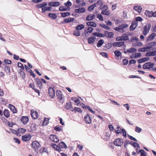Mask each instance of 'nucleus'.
<instances>
[{
    "mask_svg": "<svg viewBox=\"0 0 156 156\" xmlns=\"http://www.w3.org/2000/svg\"><path fill=\"white\" fill-rule=\"evenodd\" d=\"M56 95L58 98L60 100V102H63L64 99L62 92L59 90H57L56 92Z\"/></svg>",
    "mask_w": 156,
    "mask_h": 156,
    "instance_id": "obj_1",
    "label": "nucleus"
},
{
    "mask_svg": "<svg viewBox=\"0 0 156 156\" xmlns=\"http://www.w3.org/2000/svg\"><path fill=\"white\" fill-rule=\"evenodd\" d=\"M32 147L36 151H38V149L40 147L39 143L36 141H33L31 144Z\"/></svg>",
    "mask_w": 156,
    "mask_h": 156,
    "instance_id": "obj_2",
    "label": "nucleus"
},
{
    "mask_svg": "<svg viewBox=\"0 0 156 156\" xmlns=\"http://www.w3.org/2000/svg\"><path fill=\"white\" fill-rule=\"evenodd\" d=\"M151 27V25L150 23H147L146 24L144 28V31L143 34L144 35H146L148 32Z\"/></svg>",
    "mask_w": 156,
    "mask_h": 156,
    "instance_id": "obj_3",
    "label": "nucleus"
},
{
    "mask_svg": "<svg viewBox=\"0 0 156 156\" xmlns=\"http://www.w3.org/2000/svg\"><path fill=\"white\" fill-rule=\"evenodd\" d=\"M128 25L126 24H123L120 25L119 26V27H115L114 29L117 31L119 32H123V29L127 27Z\"/></svg>",
    "mask_w": 156,
    "mask_h": 156,
    "instance_id": "obj_4",
    "label": "nucleus"
},
{
    "mask_svg": "<svg viewBox=\"0 0 156 156\" xmlns=\"http://www.w3.org/2000/svg\"><path fill=\"white\" fill-rule=\"evenodd\" d=\"M154 66V64L152 62H147L144 64L143 68L144 69H150L152 68Z\"/></svg>",
    "mask_w": 156,
    "mask_h": 156,
    "instance_id": "obj_5",
    "label": "nucleus"
},
{
    "mask_svg": "<svg viewBox=\"0 0 156 156\" xmlns=\"http://www.w3.org/2000/svg\"><path fill=\"white\" fill-rule=\"evenodd\" d=\"M123 144V141L122 139H116L114 142L115 145L117 146H120L122 145Z\"/></svg>",
    "mask_w": 156,
    "mask_h": 156,
    "instance_id": "obj_6",
    "label": "nucleus"
},
{
    "mask_svg": "<svg viewBox=\"0 0 156 156\" xmlns=\"http://www.w3.org/2000/svg\"><path fill=\"white\" fill-rule=\"evenodd\" d=\"M48 93L50 96L52 98H54L55 96V91L51 87H50L49 88Z\"/></svg>",
    "mask_w": 156,
    "mask_h": 156,
    "instance_id": "obj_7",
    "label": "nucleus"
},
{
    "mask_svg": "<svg viewBox=\"0 0 156 156\" xmlns=\"http://www.w3.org/2000/svg\"><path fill=\"white\" fill-rule=\"evenodd\" d=\"M131 144L134 147H135L136 146V143L135 142H133L132 141L130 142L128 140H126L124 142V146L125 148H126L127 145L128 144Z\"/></svg>",
    "mask_w": 156,
    "mask_h": 156,
    "instance_id": "obj_8",
    "label": "nucleus"
},
{
    "mask_svg": "<svg viewBox=\"0 0 156 156\" xmlns=\"http://www.w3.org/2000/svg\"><path fill=\"white\" fill-rule=\"evenodd\" d=\"M84 120L87 124H90L91 122V119L89 114H87L85 115L84 117Z\"/></svg>",
    "mask_w": 156,
    "mask_h": 156,
    "instance_id": "obj_9",
    "label": "nucleus"
},
{
    "mask_svg": "<svg viewBox=\"0 0 156 156\" xmlns=\"http://www.w3.org/2000/svg\"><path fill=\"white\" fill-rule=\"evenodd\" d=\"M21 121L23 125H26L29 122V118L27 116H23L21 118Z\"/></svg>",
    "mask_w": 156,
    "mask_h": 156,
    "instance_id": "obj_10",
    "label": "nucleus"
},
{
    "mask_svg": "<svg viewBox=\"0 0 156 156\" xmlns=\"http://www.w3.org/2000/svg\"><path fill=\"white\" fill-rule=\"evenodd\" d=\"M51 140L55 143H58L59 140L56 135H51L49 137Z\"/></svg>",
    "mask_w": 156,
    "mask_h": 156,
    "instance_id": "obj_11",
    "label": "nucleus"
},
{
    "mask_svg": "<svg viewBox=\"0 0 156 156\" xmlns=\"http://www.w3.org/2000/svg\"><path fill=\"white\" fill-rule=\"evenodd\" d=\"M104 35H105V37L106 36L108 38H110L113 37L114 34L112 32L105 31Z\"/></svg>",
    "mask_w": 156,
    "mask_h": 156,
    "instance_id": "obj_12",
    "label": "nucleus"
},
{
    "mask_svg": "<svg viewBox=\"0 0 156 156\" xmlns=\"http://www.w3.org/2000/svg\"><path fill=\"white\" fill-rule=\"evenodd\" d=\"M31 136L30 134H26L22 136V140L24 141H28L31 138Z\"/></svg>",
    "mask_w": 156,
    "mask_h": 156,
    "instance_id": "obj_13",
    "label": "nucleus"
},
{
    "mask_svg": "<svg viewBox=\"0 0 156 156\" xmlns=\"http://www.w3.org/2000/svg\"><path fill=\"white\" fill-rule=\"evenodd\" d=\"M156 45V42H151L147 45V48L148 50L150 49H153Z\"/></svg>",
    "mask_w": 156,
    "mask_h": 156,
    "instance_id": "obj_14",
    "label": "nucleus"
},
{
    "mask_svg": "<svg viewBox=\"0 0 156 156\" xmlns=\"http://www.w3.org/2000/svg\"><path fill=\"white\" fill-rule=\"evenodd\" d=\"M35 80L36 83L37 87L41 89L42 87V83L40 80L38 78H35Z\"/></svg>",
    "mask_w": 156,
    "mask_h": 156,
    "instance_id": "obj_15",
    "label": "nucleus"
},
{
    "mask_svg": "<svg viewBox=\"0 0 156 156\" xmlns=\"http://www.w3.org/2000/svg\"><path fill=\"white\" fill-rule=\"evenodd\" d=\"M60 5V3L58 2H51L48 3V5L52 7H57Z\"/></svg>",
    "mask_w": 156,
    "mask_h": 156,
    "instance_id": "obj_16",
    "label": "nucleus"
},
{
    "mask_svg": "<svg viewBox=\"0 0 156 156\" xmlns=\"http://www.w3.org/2000/svg\"><path fill=\"white\" fill-rule=\"evenodd\" d=\"M95 17V16L94 14H90L87 15L86 17V21L92 20H94Z\"/></svg>",
    "mask_w": 156,
    "mask_h": 156,
    "instance_id": "obj_17",
    "label": "nucleus"
},
{
    "mask_svg": "<svg viewBox=\"0 0 156 156\" xmlns=\"http://www.w3.org/2000/svg\"><path fill=\"white\" fill-rule=\"evenodd\" d=\"M31 116L33 119H36L38 118V114L37 111L32 112V111H31Z\"/></svg>",
    "mask_w": 156,
    "mask_h": 156,
    "instance_id": "obj_18",
    "label": "nucleus"
},
{
    "mask_svg": "<svg viewBox=\"0 0 156 156\" xmlns=\"http://www.w3.org/2000/svg\"><path fill=\"white\" fill-rule=\"evenodd\" d=\"M156 55V51H151L147 52L146 54L147 56H151Z\"/></svg>",
    "mask_w": 156,
    "mask_h": 156,
    "instance_id": "obj_19",
    "label": "nucleus"
},
{
    "mask_svg": "<svg viewBox=\"0 0 156 156\" xmlns=\"http://www.w3.org/2000/svg\"><path fill=\"white\" fill-rule=\"evenodd\" d=\"M96 38L94 36H92L88 39V43L89 44H93L95 41Z\"/></svg>",
    "mask_w": 156,
    "mask_h": 156,
    "instance_id": "obj_20",
    "label": "nucleus"
},
{
    "mask_svg": "<svg viewBox=\"0 0 156 156\" xmlns=\"http://www.w3.org/2000/svg\"><path fill=\"white\" fill-rule=\"evenodd\" d=\"M85 11V9L84 8H81L79 9H76L75 12L76 13H84Z\"/></svg>",
    "mask_w": 156,
    "mask_h": 156,
    "instance_id": "obj_21",
    "label": "nucleus"
},
{
    "mask_svg": "<svg viewBox=\"0 0 156 156\" xmlns=\"http://www.w3.org/2000/svg\"><path fill=\"white\" fill-rule=\"evenodd\" d=\"M92 34L94 36L98 37H105V35H104V34H103L101 33L98 32H95L93 33Z\"/></svg>",
    "mask_w": 156,
    "mask_h": 156,
    "instance_id": "obj_22",
    "label": "nucleus"
},
{
    "mask_svg": "<svg viewBox=\"0 0 156 156\" xmlns=\"http://www.w3.org/2000/svg\"><path fill=\"white\" fill-rule=\"evenodd\" d=\"M149 59V57H145L144 58H143L141 59H140L139 60H138L137 61L138 63H140L144 62L145 61H146Z\"/></svg>",
    "mask_w": 156,
    "mask_h": 156,
    "instance_id": "obj_23",
    "label": "nucleus"
},
{
    "mask_svg": "<svg viewBox=\"0 0 156 156\" xmlns=\"http://www.w3.org/2000/svg\"><path fill=\"white\" fill-rule=\"evenodd\" d=\"M9 106L10 109L12 111L13 113H16V109L15 106L10 104H9Z\"/></svg>",
    "mask_w": 156,
    "mask_h": 156,
    "instance_id": "obj_24",
    "label": "nucleus"
},
{
    "mask_svg": "<svg viewBox=\"0 0 156 156\" xmlns=\"http://www.w3.org/2000/svg\"><path fill=\"white\" fill-rule=\"evenodd\" d=\"M70 7H67V8H66L64 6H60L59 8V10L61 11H69L70 10Z\"/></svg>",
    "mask_w": 156,
    "mask_h": 156,
    "instance_id": "obj_25",
    "label": "nucleus"
},
{
    "mask_svg": "<svg viewBox=\"0 0 156 156\" xmlns=\"http://www.w3.org/2000/svg\"><path fill=\"white\" fill-rule=\"evenodd\" d=\"M58 146L60 148H66L67 146L66 144L63 142H61L59 144Z\"/></svg>",
    "mask_w": 156,
    "mask_h": 156,
    "instance_id": "obj_26",
    "label": "nucleus"
},
{
    "mask_svg": "<svg viewBox=\"0 0 156 156\" xmlns=\"http://www.w3.org/2000/svg\"><path fill=\"white\" fill-rule=\"evenodd\" d=\"M87 25L89 26H91L93 27H96V24L93 22H88L87 23Z\"/></svg>",
    "mask_w": 156,
    "mask_h": 156,
    "instance_id": "obj_27",
    "label": "nucleus"
},
{
    "mask_svg": "<svg viewBox=\"0 0 156 156\" xmlns=\"http://www.w3.org/2000/svg\"><path fill=\"white\" fill-rule=\"evenodd\" d=\"M52 10V8L51 7H45L44 8H42V12L44 13L47 11H51Z\"/></svg>",
    "mask_w": 156,
    "mask_h": 156,
    "instance_id": "obj_28",
    "label": "nucleus"
},
{
    "mask_svg": "<svg viewBox=\"0 0 156 156\" xmlns=\"http://www.w3.org/2000/svg\"><path fill=\"white\" fill-rule=\"evenodd\" d=\"M145 14L147 16H148L149 17L153 16L152 11L150 12L148 10H146L145 12Z\"/></svg>",
    "mask_w": 156,
    "mask_h": 156,
    "instance_id": "obj_29",
    "label": "nucleus"
},
{
    "mask_svg": "<svg viewBox=\"0 0 156 156\" xmlns=\"http://www.w3.org/2000/svg\"><path fill=\"white\" fill-rule=\"evenodd\" d=\"M156 36V34L155 33H153L150 35L147 38V41H151L154 39Z\"/></svg>",
    "mask_w": 156,
    "mask_h": 156,
    "instance_id": "obj_30",
    "label": "nucleus"
},
{
    "mask_svg": "<svg viewBox=\"0 0 156 156\" xmlns=\"http://www.w3.org/2000/svg\"><path fill=\"white\" fill-rule=\"evenodd\" d=\"M47 5V3L46 2H44L42 4H39L38 5H37L36 6H37L38 8H41L42 9L43 8H44Z\"/></svg>",
    "mask_w": 156,
    "mask_h": 156,
    "instance_id": "obj_31",
    "label": "nucleus"
},
{
    "mask_svg": "<svg viewBox=\"0 0 156 156\" xmlns=\"http://www.w3.org/2000/svg\"><path fill=\"white\" fill-rule=\"evenodd\" d=\"M134 22L135 23H134L133 22L132 24L130 26V30H134L136 27V23H135V21Z\"/></svg>",
    "mask_w": 156,
    "mask_h": 156,
    "instance_id": "obj_32",
    "label": "nucleus"
},
{
    "mask_svg": "<svg viewBox=\"0 0 156 156\" xmlns=\"http://www.w3.org/2000/svg\"><path fill=\"white\" fill-rule=\"evenodd\" d=\"M3 114L4 116L8 118L9 117L10 114L9 111L6 109H5L3 112Z\"/></svg>",
    "mask_w": 156,
    "mask_h": 156,
    "instance_id": "obj_33",
    "label": "nucleus"
},
{
    "mask_svg": "<svg viewBox=\"0 0 156 156\" xmlns=\"http://www.w3.org/2000/svg\"><path fill=\"white\" fill-rule=\"evenodd\" d=\"M30 131H35L36 129V125L35 123H32L30 126Z\"/></svg>",
    "mask_w": 156,
    "mask_h": 156,
    "instance_id": "obj_34",
    "label": "nucleus"
},
{
    "mask_svg": "<svg viewBox=\"0 0 156 156\" xmlns=\"http://www.w3.org/2000/svg\"><path fill=\"white\" fill-rule=\"evenodd\" d=\"M96 3H94L92 5H91L90 6H89L88 8V10L90 11H92L94 9L96 6Z\"/></svg>",
    "mask_w": 156,
    "mask_h": 156,
    "instance_id": "obj_35",
    "label": "nucleus"
},
{
    "mask_svg": "<svg viewBox=\"0 0 156 156\" xmlns=\"http://www.w3.org/2000/svg\"><path fill=\"white\" fill-rule=\"evenodd\" d=\"M104 42V40L101 39L100 40L97 44V46L98 48L101 47Z\"/></svg>",
    "mask_w": 156,
    "mask_h": 156,
    "instance_id": "obj_36",
    "label": "nucleus"
},
{
    "mask_svg": "<svg viewBox=\"0 0 156 156\" xmlns=\"http://www.w3.org/2000/svg\"><path fill=\"white\" fill-rule=\"evenodd\" d=\"M84 26L82 24H81L77 26L76 27V29L77 30H80L83 29L84 28Z\"/></svg>",
    "mask_w": 156,
    "mask_h": 156,
    "instance_id": "obj_37",
    "label": "nucleus"
},
{
    "mask_svg": "<svg viewBox=\"0 0 156 156\" xmlns=\"http://www.w3.org/2000/svg\"><path fill=\"white\" fill-rule=\"evenodd\" d=\"M71 103L70 102H69L66 104L65 108L67 110L70 109L71 108Z\"/></svg>",
    "mask_w": 156,
    "mask_h": 156,
    "instance_id": "obj_38",
    "label": "nucleus"
},
{
    "mask_svg": "<svg viewBox=\"0 0 156 156\" xmlns=\"http://www.w3.org/2000/svg\"><path fill=\"white\" fill-rule=\"evenodd\" d=\"M74 20V19L73 18H70L69 19H66L64 20L65 23H68L73 22Z\"/></svg>",
    "mask_w": 156,
    "mask_h": 156,
    "instance_id": "obj_39",
    "label": "nucleus"
},
{
    "mask_svg": "<svg viewBox=\"0 0 156 156\" xmlns=\"http://www.w3.org/2000/svg\"><path fill=\"white\" fill-rule=\"evenodd\" d=\"M101 13L102 14L108 16L110 14L109 12L107 10V9L102 10L101 12Z\"/></svg>",
    "mask_w": 156,
    "mask_h": 156,
    "instance_id": "obj_40",
    "label": "nucleus"
},
{
    "mask_svg": "<svg viewBox=\"0 0 156 156\" xmlns=\"http://www.w3.org/2000/svg\"><path fill=\"white\" fill-rule=\"evenodd\" d=\"M48 16L54 19H55L57 17V16L56 14L52 13H49L48 14Z\"/></svg>",
    "mask_w": 156,
    "mask_h": 156,
    "instance_id": "obj_41",
    "label": "nucleus"
},
{
    "mask_svg": "<svg viewBox=\"0 0 156 156\" xmlns=\"http://www.w3.org/2000/svg\"><path fill=\"white\" fill-rule=\"evenodd\" d=\"M136 49L134 48H131L128 49H127V51L128 53H133L136 52Z\"/></svg>",
    "mask_w": 156,
    "mask_h": 156,
    "instance_id": "obj_42",
    "label": "nucleus"
},
{
    "mask_svg": "<svg viewBox=\"0 0 156 156\" xmlns=\"http://www.w3.org/2000/svg\"><path fill=\"white\" fill-rule=\"evenodd\" d=\"M100 26L102 27V28H104L105 29L107 30H109L110 29V27L108 26L105 25V24H100Z\"/></svg>",
    "mask_w": 156,
    "mask_h": 156,
    "instance_id": "obj_43",
    "label": "nucleus"
},
{
    "mask_svg": "<svg viewBox=\"0 0 156 156\" xmlns=\"http://www.w3.org/2000/svg\"><path fill=\"white\" fill-rule=\"evenodd\" d=\"M116 129L117 130H115V133L116 134H119L122 133V129L119 126H117Z\"/></svg>",
    "mask_w": 156,
    "mask_h": 156,
    "instance_id": "obj_44",
    "label": "nucleus"
},
{
    "mask_svg": "<svg viewBox=\"0 0 156 156\" xmlns=\"http://www.w3.org/2000/svg\"><path fill=\"white\" fill-rule=\"evenodd\" d=\"M114 53L115 55L118 57L121 56V53L119 51H116L114 52Z\"/></svg>",
    "mask_w": 156,
    "mask_h": 156,
    "instance_id": "obj_45",
    "label": "nucleus"
},
{
    "mask_svg": "<svg viewBox=\"0 0 156 156\" xmlns=\"http://www.w3.org/2000/svg\"><path fill=\"white\" fill-rule=\"evenodd\" d=\"M5 71L7 73H10V67L9 66H5Z\"/></svg>",
    "mask_w": 156,
    "mask_h": 156,
    "instance_id": "obj_46",
    "label": "nucleus"
},
{
    "mask_svg": "<svg viewBox=\"0 0 156 156\" xmlns=\"http://www.w3.org/2000/svg\"><path fill=\"white\" fill-rule=\"evenodd\" d=\"M70 13L68 12L61 13V16L63 17H65L69 15Z\"/></svg>",
    "mask_w": 156,
    "mask_h": 156,
    "instance_id": "obj_47",
    "label": "nucleus"
},
{
    "mask_svg": "<svg viewBox=\"0 0 156 156\" xmlns=\"http://www.w3.org/2000/svg\"><path fill=\"white\" fill-rule=\"evenodd\" d=\"M73 34L76 36H79L80 35V31L79 30H75L73 32Z\"/></svg>",
    "mask_w": 156,
    "mask_h": 156,
    "instance_id": "obj_48",
    "label": "nucleus"
},
{
    "mask_svg": "<svg viewBox=\"0 0 156 156\" xmlns=\"http://www.w3.org/2000/svg\"><path fill=\"white\" fill-rule=\"evenodd\" d=\"M112 47V44L111 43H108L105 45V47L108 49H109Z\"/></svg>",
    "mask_w": 156,
    "mask_h": 156,
    "instance_id": "obj_49",
    "label": "nucleus"
},
{
    "mask_svg": "<svg viewBox=\"0 0 156 156\" xmlns=\"http://www.w3.org/2000/svg\"><path fill=\"white\" fill-rule=\"evenodd\" d=\"M124 44V43L123 42H117V47H120Z\"/></svg>",
    "mask_w": 156,
    "mask_h": 156,
    "instance_id": "obj_50",
    "label": "nucleus"
},
{
    "mask_svg": "<svg viewBox=\"0 0 156 156\" xmlns=\"http://www.w3.org/2000/svg\"><path fill=\"white\" fill-rule=\"evenodd\" d=\"M71 100L74 101L76 103H78L80 101L79 99L76 97L72 98H71Z\"/></svg>",
    "mask_w": 156,
    "mask_h": 156,
    "instance_id": "obj_51",
    "label": "nucleus"
},
{
    "mask_svg": "<svg viewBox=\"0 0 156 156\" xmlns=\"http://www.w3.org/2000/svg\"><path fill=\"white\" fill-rule=\"evenodd\" d=\"M138 51H148L147 48L146 47L139 48L138 49Z\"/></svg>",
    "mask_w": 156,
    "mask_h": 156,
    "instance_id": "obj_52",
    "label": "nucleus"
},
{
    "mask_svg": "<svg viewBox=\"0 0 156 156\" xmlns=\"http://www.w3.org/2000/svg\"><path fill=\"white\" fill-rule=\"evenodd\" d=\"M142 11V8L140 5L137 6V12L140 13Z\"/></svg>",
    "mask_w": 156,
    "mask_h": 156,
    "instance_id": "obj_53",
    "label": "nucleus"
},
{
    "mask_svg": "<svg viewBox=\"0 0 156 156\" xmlns=\"http://www.w3.org/2000/svg\"><path fill=\"white\" fill-rule=\"evenodd\" d=\"M64 5L66 6L69 7L72 5V3L69 1H68L67 2L64 3Z\"/></svg>",
    "mask_w": 156,
    "mask_h": 156,
    "instance_id": "obj_54",
    "label": "nucleus"
},
{
    "mask_svg": "<svg viewBox=\"0 0 156 156\" xmlns=\"http://www.w3.org/2000/svg\"><path fill=\"white\" fill-rule=\"evenodd\" d=\"M17 66L18 67L20 68L21 69L23 70L24 69V67L23 64L20 62H18Z\"/></svg>",
    "mask_w": 156,
    "mask_h": 156,
    "instance_id": "obj_55",
    "label": "nucleus"
},
{
    "mask_svg": "<svg viewBox=\"0 0 156 156\" xmlns=\"http://www.w3.org/2000/svg\"><path fill=\"white\" fill-rule=\"evenodd\" d=\"M108 7L106 5H104L101 6H100L99 9H108Z\"/></svg>",
    "mask_w": 156,
    "mask_h": 156,
    "instance_id": "obj_56",
    "label": "nucleus"
},
{
    "mask_svg": "<svg viewBox=\"0 0 156 156\" xmlns=\"http://www.w3.org/2000/svg\"><path fill=\"white\" fill-rule=\"evenodd\" d=\"M18 131L20 133H23L26 131V129H24L20 128L18 129Z\"/></svg>",
    "mask_w": 156,
    "mask_h": 156,
    "instance_id": "obj_57",
    "label": "nucleus"
},
{
    "mask_svg": "<svg viewBox=\"0 0 156 156\" xmlns=\"http://www.w3.org/2000/svg\"><path fill=\"white\" fill-rule=\"evenodd\" d=\"M51 146L56 150H58V147H59L58 146H57L55 144H51Z\"/></svg>",
    "mask_w": 156,
    "mask_h": 156,
    "instance_id": "obj_58",
    "label": "nucleus"
},
{
    "mask_svg": "<svg viewBox=\"0 0 156 156\" xmlns=\"http://www.w3.org/2000/svg\"><path fill=\"white\" fill-rule=\"evenodd\" d=\"M140 152L141 154L140 156H145L146 154H145V151L144 150H141L139 151Z\"/></svg>",
    "mask_w": 156,
    "mask_h": 156,
    "instance_id": "obj_59",
    "label": "nucleus"
},
{
    "mask_svg": "<svg viewBox=\"0 0 156 156\" xmlns=\"http://www.w3.org/2000/svg\"><path fill=\"white\" fill-rule=\"evenodd\" d=\"M100 54L105 58L108 57V54L106 52H101L100 53Z\"/></svg>",
    "mask_w": 156,
    "mask_h": 156,
    "instance_id": "obj_60",
    "label": "nucleus"
},
{
    "mask_svg": "<svg viewBox=\"0 0 156 156\" xmlns=\"http://www.w3.org/2000/svg\"><path fill=\"white\" fill-rule=\"evenodd\" d=\"M74 110L75 111L82 113V110H81V109L79 108L78 107H75L74 108Z\"/></svg>",
    "mask_w": 156,
    "mask_h": 156,
    "instance_id": "obj_61",
    "label": "nucleus"
},
{
    "mask_svg": "<svg viewBox=\"0 0 156 156\" xmlns=\"http://www.w3.org/2000/svg\"><path fill=\"white\" fill-rule=\"evenodd\" d=\"M122 62L124 65H126L128 63V60L126 59H123L122 60Z\"/></svg>",
    "mask_w": 156,
    "mask_h": 156,
    "instance_id": "obj_62",
    "label": "nucleus"
},
{
    "mask_svg": "<svg viewBox=\"0 0 156 156\" xmlns=\"http://www.w3.org/2000/svg\"><path fill=\"white\" fill-rule=\"evenodd\" d=\"M20 74L22 76V79H24L25 77V73L23 71H21L20 72Z\"/></svg>",
    "mask_w": 156,
    "mask_h": 156,
    "instance_id": "obj_63",
    "label": "nucleus"
},
{
    "mask_svg": "<svg viewBox=\"0 0 156 156\" xmlns=\"http://www.w3.org/2000/svg\"><path fill=\"white\" fill-rule=\"evenodd\" d=\"M87 30L88 31L87 32L91 33L93 30V28L91 27H88L87 29Z\"/></svg>",
    "mask_w": 156,
    "mask_h": 156,
    "instance_id": "obj_64",
    "label": "nucleus"
}]
</instances>
